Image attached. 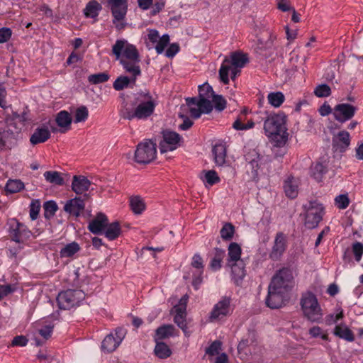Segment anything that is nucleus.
<instances>
[{
    "mask_svg": "<svg viewBox=\"0 0 363 363\" xmlns=\"http://www.w3.org/2000/svg\"><path fill=\"white\" fill-rule=\"evenodd\" d=\"M7 233L9 240L13 242L15 245H9L7 250V255L16 264L21 257H18L20 252L28 244L31 238H35L32 231L28 226L18 220L16 218H11L7 221Z\"/></svg>",
    "mask_w": 363,
    "mask_h": 363,
    "instance_id": "f257e3e1",
    "label": "nucleus"
},
{
    "mask_svg": "<svg viewBox=\"0 0 363 363\" xmlns=\"http://www.w3.org/2000/svg\"><path fill=\"white\" fill-rule=\"evenodd\" d=\"M135 101L136 106L134 109L123 107L121 110V116L123 118L132 121L145 120L155 111L157 106L155 99L149 91H141L135 94Z\"/></svg>",
    "mask_w": 363,
    "mask_h": 363,
    "instance_id": "f03ea898",
    "label": "nucleus"
},
{
    "mask_svg": "<svg viewBox=\"0 0 363 363\" xmlns=\"http://www.w3.org/2000/svg\"><path fill=\"white\" fill-rule=\"evenodd\" d=\"M265 135L274 140L277 146H284L287 140L286 116L283 113L269 115L264 123Z\"/></svg>",
    "mask_w": 363,
    "mask_h": 363,
    "instance_id": "7ed1b4c3",
    "label": "nucleus"
},
{
    "mask_svg": "<svg viewBox=\"0 0 363 363\" xmlns=\"http://www.w3.org/2000/svg\"><path fill=\"white\" fill-rule=\"evenodd\" d=\"M303 318L313 323H321L323 320V310L316 296L311 291L302 294L300 300Z\"/></svg>",
    "mask_w": 363,
    "mask_h": 363,
    "instance_id": "20e7f679",
    "label": "nucleus"
},
{
    "mask_svg": "<svg viewBox=\"0 0 363 363\" xmlns=\"http://www.w3.org/2000/svg\"><path fill=\"white\" fill-rule=\"evenodd\" d=\"M249 61L248 56L241 52H233L230 57H225L219 69V77L224 84H229V72L231 67L242 68Z\"/></svg>",
    "mask_w": 363,
    "mask_h": 363,
    "instance_id": "39448f33",
    "label": "nucleus"
},
{
    "mask_svg": "<svg viewBox=\"0 0 363 363\" xmlns=\"http://www.w3.org/2000/svg\"><path fill=\"white\" fill-rule=\"evenodd\" d=\"M21 135V127L8 121L7 125H0V151L11 150L17 144Z\"/></svg>",
    "mask_w": 363,
    "mask_h": 363,
    "instance_id": "423d86ee",
    "label": "nucleus"
},
{
    "mask_svg": "<svg viewBox=\"0 0 363 363\" xmlns=\"http://www.w3.org/2000/svg\"><path fill=\"white\" fill-rule=\"evenodd\" d=\"M294 284L292 270L289 267H282L274 274L269 286L274 290L280 291L288 295Z\"/></svg>",
    "mask_w": 363,
    "mask_h": 363,
    "instance_id": "0eeeda50",
    "label": "nucleus"
},
{
    "mask_svg": "<svg viewBox=\"0 0 363 363\" xmlns=\"http://www.w3.org/2000/svg\"><path fill=\"white\" fill-rule=\"evenodd\" d=\"M107 6L111 11L112 23L116 28L118 30H123L126 26L125 20L128 9V0H108Z\"/></svg>",
    "mask_w": 363,
    "mask_h": 363,
    "instance_id": "6e6552de",
    "label": "nucleus"
},
{
    "mask_svg": "<svg viewBox=\"0 0 363 363\" xmlns=\"http://www.w3.org/2000/svg\"><path fill=\"white\" fill-rule=\"evenodd\" d=\"M305 211V225L310 229L316 228L323 220L325 208L317 200L309 201L303 205Z\"/></svg>",
    "mask_w": 363,
    "mask_h": 363,
    "instance_id": "1a4fd4ad",
    "label": "nucleus"
},
{
    "mask_svg": "<svg viewBox=\"0 0 363 363\" xmlns=\"http://www.w3.org/2000/svg\"><path fill=\"white\" fill-rule=\"evenodd\" d=\"M85 296L82 290L67 289L59 293L57 296V306L62 310H69L79 306Z\"/></svg>",
    "mask_w": 363,
    "mask_h": 363,
    "instance_id": "9d476101",
    "label": "nucleus"
},
{
    "mask_svg": "<svg viewBox=\"0 0 363 363\" xmlns=\"http://www.w3.org/2000/svg\"><path fill=\"white\" fill-rule=\"evenodd\" d=\"M112 53L116 60L123 58L128 61L140 62L138 49L125 39L117 40L112 46Z\"/></svg>",
    "mask_w": 363,
    "mask_h": 363,
    "instance_id": "9b49d317",
    "label": "nucleus"
},
{
    "mask_svg": "<svg viewBox=\"0 0 363 363\" xmlns=\"http://www.w3.org/2000/svg\"><path fill=\"white\" fill-rule=\"evenodd\" d=\"M156 144L149 140L138 145L134 158L137 163L147 164L156 157Z\"/></svg>",
    "mask_w": 363,
    "mask_h": 363,
    "instance_id": "f8f14e48",
    "label": "nucleus"
},
{
    "mask_svg": "<svg viewBox=\"0 0 363 363\" xmlns=\"http://www.w3.org/2000/svg\"><path fill=\"white\" fill-rule=\"evenodd\" d=\"M231 298L228 296H223L216 303L208 315V320L211 323L222 320L230 315L233 309L231 308Z\"/></svg>",
    "mask_w": 363,
    "mask_h": 363,
    "instance_id": "ddd939ff",
    "label": "nucleus"
},
{
    "mask_svg": "<svg viewBox=\"0 0 363 363\" xmlns=\"http://www.w3.org/2000/svg\"><path fill=\"white\" fill-rule=\"evenodd\" d=\"M186 102L191 116L196 119L200 118L201 113H211L213 108L211 101L208 99L191 97L186 99Z\"/></svg>",
    "mask_w": 363,
    "mask_h": 363,
    "instance_id": "4468645a",
    "label": "nucleus"
},
{
    "mask_svg": "<svg viewBox=\"0 0 363 363\" xmlns=\"http://www.w3.org/2000/svg\"><path fill=\"white\" fill-rule=\"evenodd\" d=\"M126 333L127 331L125 328L121 327L116 328L103 340L101 350L107 353L115 351L125 338Z\"/></svg>",
    "mask_w": 363,
    "mask_h": 363,
    "instance_id": "2eb2a0df",
    "label": "nucleus"
},
{
    "mask_svg": "<svg viewBox=\"0 0 363 363\" xmlns=\"http://www.w3.org/2000/svg\"><path fill=\"white\" fill-rule=\"evenodd\" d=\"M357 107L347 103L337 104L333 108V116L337 121L344 123L351 120L355 115Z\"/></svg>",
    "mask_w": 363,
    "mask_h": 363,
    "instance_id": "dca6fc26",
    "label": "nucleus"
},
{
    "mask_svg": "<svg viewBox=\"0 0 363 363\" xmlns=\"http://www.w3.org/2000/svg\"><path fill=\"white\" fill-rule=\"evenodd\" d=\"M287 249V237L282 233L276 234L269 258L273 261H279Z\"/></svg>",
    "mask_w": 363,
    "mask_h": 363,
    "instance_id": "f3484780",
    "label": "nucleus"
},
{
    "mask_svg": "<svg viewBox=\"0 0 363 363\" xmlns=\"http://www.w3.org/2000/svg\"><path fill=\"white\" fill-rule=\"evenodd\" d=\"M182 137L174 131L165 130L163 132V140L160 143V150L162 153L176 150L179 145Z\"/></svg>",
    "mask_w": 363,
    "mask_h": 363,
    "instance_id": "a211bd4d",
    "label": "nucleus"
},
{
    "mask_svg": "<svg viewBox=\"0 0 363 363\" xmlns=\"http://www.w3.org/2000/svg\"><path fill=\"white\" fill-rule=\"evenodd\" d=\"M191 265L195 269L192 275V285L195 289H198L203 281L204 269L203 258L199 254L196 253L194 255Z\"/></svg>",
    "mask_w": 363,
    "mask_h": 363,
    "instance_id": "6ab92c4d",
    "label": "nucleus"
},
{
    "mask_svg": "<svg viewBox=\"0 0 363 363\" xmlns=\"http://www.w3.org/2000/svg\"><path fill=\"white\" fill-rule=\"evenodd\" d=\"M286 297L287 294L278 290H274L269 286L265 303L267 306L272 309L279 308L284 305Z\"/></svg>",
    "mask_w": 363,
    "mask_h": 363,
    "instance_id": "aec40b11",
    "label": "nucleus"
},
{
    "mask_svg": "<svg viewBox=\"0 0 363 363\" xmlns=\"http://www.w3.org/2000/svg\"><path fill=\"white\" fill-rule=\"evenodd\" d=\"M108 222L107 216L102 213H99L89 223L88 229L94 234L101 235L104 233Z\"/></svg>",
    "mask_w": 363,
    "mask_h": 363,
    "instance_id": "412c9836",
    "label": "nucleus"
},
{
    "mask_svg": "<svg viewBox=\"0 0 363 363\" xmlns=\"http://www.w3.org/2000/svg\"><path fill=\"white\" fill-rule=\"evenodd\" d=\"M350 144V135L346 130L340 131L333 138V146L335 150L344 152Z\"/></svg>",
    "mask_w": 363,
    "mask_h": 363,
    "instance_id": "4be33fe9",
    "label": "nucleus"
},
{
    "mask_svg": "<svg viewBox=\"0 0 363 363\" xmlns=\"http://www.w3.org/2000/svg\"><path fill=\"white\" fill-rule=\"evenodd\" d=\"M299 181L293 176L288 177L284 182L283 189L286 196L289 199H295L298 194Z\"/></svg>",
    "mask_w": 363,
    "mask_h": 363,
    "instance_id": "5701e85b",
    "label": "nucleus"
},
{
    "mask_svg": "<svg viewBox=\"0 0 363 363\" xmlns=\"http://www.w3.org/2000/svg\"><path fill=\"white\" fill-rule=\"evenodd\" d=\"M91 182L83 175H74L72 182V190L77 194L87 191Z\"/></svg>",
    "mask_w": 363,
    "mask_h": 363,
    "instance_id": "b1692460",
    "label": "nucleus"
},
{
    "mask_svg": "<svg viewBox=\"0 0 363 363\" xmlns=\"http://www.w3.org/2000/svg\"><path fill=\"white\" fill-rule=\"evenodd\" d=\"M175 315L174 317V322L180 328L186 336H189L188 331L187 323L186 320V308L185 306H179L178 305L174 306Z\"/></svg>",
    "mask_w": 363,
    "mask_h": 363,
    "instance_id": "393cba45",
    "label": "nucleus"
},
{
    "mask_svg": "<svg viewBox=\"0 0 363 363\" xmlns=\"http://www.w3.org/2000/svg\"><path fill=\"white\" fill-rule=\"evenodd\" d=\"M140 62L136 61H128L121 58L120 60V64L123 66L124 70L130 74L132 82L133 84L135 83L137 77L141 75V69L139 65Z\"/></svg>",
    "mask_w": 363,
    "mask_h": 363,
    "instance_id": "a878e982",
    "label": "nucleus"
},
{
    "mask_svg": "<svg viewBox=\"0 0 363 363\" xmlns=\"http://www.w3.org/2000/svg\"><path fill=\"white\" fill-rule=\"evenodd\" d=\"M84 207L85 203L84 200L80 197H76L67 202L64 206V210L69 214L77 217L80 215Z\"/></svg>",
    "mask_w": 363,
    "mask_h": 363,
    "instance_id": "bb28decb",
    "label": "nucleus"
},
{
    "mask_svg": "<svg viewBox=\"0 0 363 363\" xmlns=\"http://www.w3.org/2000/svg\"><path fill=\"white\" fill-rule=\"evenodd\" d=\"M50 132L47 126L38 127L31 135L30 142L33 145L46 142L50 138Z\"/></svg>",
    "mask_w": 363,
    "mask_h": 363,
    "instance_id": "cd10ccee",
    "label": "nucleus"
},
{
    "mask_svg": "<svg viewBox=\"0 0 363 363\" xmlns=\"http://www.w3.org/2000/svg\"><path fill=\"white\" fill-rule=\"evenodd\" d=\"M55 121L57 125L62 128L61 133H65L70 129V125L72 121L71 115L67 111H60L56 115Z\"/></svg>",
    "mask_w": 363,
    "mask_h": 363,
    "instance_id": "c85d7f7f",
    "label": "nucleus"
},
{
    "mask_svg": "<svg viewBox=\"0 0 363 363\" xmlns=\"http://www.w3.org/2000/svg\"><path fill=\"white\" fill-rule=\"evenodd\" d=\"M225 252L224 250L218 247H216L214 249V252L212 258L211 259L209 263V268L214 271L217 272L220 270L222 267L223 259L225 257Z\"/></svg>",
    "mask_w": 363,
    "mask_h": 363,
    "instance_id": "c756f323",
    "label": "nucleus"
},
{
    "mask_svg": "<svg viewBox=\"0 0 363 363\" xmlns=\"http://www.w3.org/2000/svg\"><path fill=\"white\" fill-rule=\"evenodd\" d=\"M333 334L347 342H353L354 340V335L352 331L343 324L337 325L334 328Z\"/></svg>",
    "mask_w": 363,
    "mask_h": 363,
    "instance_id": "7c9ffc66",
    "label": "nucleus"
},
{
    "mask_svg": "<svg viewBox=\"0 0 363 363\" xmlns=\"http://www.w3.org/2000/svg\"><path fill=\"white\" fill-rule=\"evenodd\" d=\"M228 266L231 268L233 277L236 282L244 279L246 275V270L243 260L232 262Z\"/></svg>",
    "mask_w": 363,
    "mask_h": 363,
    "instance_id": "2f4dec72",
    "label": "nucleus"
},
{
    "mask_svg": "<svg viewBox=\"0 0 363 363\" xmlns=\"http://www.w3.org/2000/svg\"><path fill=\"white\" fill-rule=\"evenodd\" d=\"M228 265H230V263L242 261L240 259L242 249L237 242H231L228 246Z\"/></svg>",
    "mask_w": 363,
    "mask_h": 363,
    "instance_id": "473e14b6",
    "label": "nucleus"
},
{
    "mask_svg": "<svg viewBox=\"0 0 363 363\" xmlns=\"http://www.w3.org/2000/svg\"><path fill=\"white\" fill-rule=\"evenodd\" d=\"M121 233L120 223L117 221L107 224L106 229L104 232L106 238L108 240H114L119 237Z\"/></svg>",
    "mask_w": 363,
    "mask_h": 363,
    "instance_id": "72a5a7b5",
    "label": "nucleus"
},
{
    "mask_svg": "<svg viewBox=\"0 0 363 363\" xmlns=\"http://www.w3.org/2000/svg\"><path fill=\"white\" fill-rule=\"evenodd\" d=\"M102 9L101 5L96 0L90 1L84 9V14L86 18H95Z\"/></svg>",
    "mask_w": 363,
    "mask_h": 363,
    "instance_id": "f704fd0d",
    "label": "nucleus"
},
{
    "mask_svg": "<svg viewBox=\"0 0 363 363\" xmlns=\"http://www.w3.org/2000/svg\"><path fill=\"white\" fill-rule=\"evenodd\" d=\"M214 160L218 166H222L225 162L226 150L223 145L216 144L212 150Z\"/></svg>",
    "mask_w": 363,
    "mask_h": 363,
    "instance_id": "c9c22d12",
    "label": "nucleus"
},
{
    "mask_svg": "<svg viewBox=\"0 0 363 363\" xmlns=\"http://www.w3.org/2000/svg\"><path fill=\"white\" fill-rule=\"evenodd\" d=\"M80 249V246L77 242H72L67 244L60 250V255L62 258H69L77 253Z\"/></svg>",
    "mask_w": 363,
    "mask_h": 363,
    "instance_id": "e433bc0d",
    "label": "nucleus"
},
{
    "mask_svg": "<svg viewBox=\"0 0 363 363\" xmlns=\"http://www.w3.org/2000/svg\"><path fill=\"white\" fill-rule=\"evenodd\" d=\"M43 176L45 180L54 185L62 186L65 184L62 174L57 171H46Z\"/></svg>",
    "mask_w": 363,
    "mask_h": 363,
    "instance_id": "4c0bfd02",
    "label": "nucleus"
},
{
    "mask_svg": "<svg viewBox=\"0 0 363 363\" xmlns=\"http://www.w3.org/2000/svg\"><path fill=\"white\" fill-rule=\"evenodd\" d=\"M327 172V167L320 162L316 163L311 167L312 176L318 182L323 179Z\"/></svg>",
    "mask_w": 363,
    "mask_h": 363,
    "instance_id": "58836bf2",
    "label": "nucleus"
},
{
    "mask_svg": "<svg viewBox=\"0 0 363 363\" xmlns=\"http://www.w3.org/2000/svg\"><path fill=\"white\" fill-rule=\"evenodd\" d=\"M154 352L155 355L160 359H167L172 354L170 348L163 342L157 341Z\"/></svg>",
    "mask_w": 363,
    "mask_h": 363,
    "instance_id": "ea45409f",
    "label": "nucleus"
},
{
    "mask_svg": "<svg viewBox=\"0 0 363 363\" xmlns=\"http://www.w3.org/2000/svg\"><path fill=\"white\" fill-rule=\"evenodd\" d=\"M25 187L24 184L19 179H9L6 184L5 191L7 194L20 192Z\"/></svg>",
    "mask_w": 363,
    "mask_h": 363,
    "instance_id": "a19ab883",
    "label": "nucleus"
},
{
    "mask_svg": "<svg viewBox=\"0 0 363 363\" xmlns=\"http://www.w3.org/2000/svg\"><path fill=\"white\" fill-rule=\"evenodd\" d=\"M175 328L172 325H164L156 330V336L157 339H165L174 334Z\"/></svg>",
    "mask_w": 363,
    "mask_h": 363,
    "instance_id": "79ce46f5",
    "label": "nucleus"
},
{
    "mask_svg": "<svg viewBox=\"0 0 363 363\" xmlns=\"http://www.w3.org/2000/svg\"><path fill=\"white\" fill-rule=\"evenodd\" d=\"M267 100L272 106L279 107L284 103L285 96L280 91L270 92L267 96Z\"/></svg>",
    "mask_w": 363,
    "mask_h": 363,
    "instance_id": "37998d69",
    "label": "nucleus"
},
{
    "mask_svg": "<svg viewBox=\"0 0 363 363\" xmlns=\"http://www.w3.org/2000/svg\"><path fill=\"white\" fill-rule=\"evenodd\" d=\"M235 233V226L230 223H226L220 229V237L223 240L229 241L233 238Z\"/></svg>",
    "mask_w": 363,
    "mask_h": 363,
    "instance_id": "c03bdc74",
    "label": "nucleus"
},
{
    "mask_svg": "<svg viewBox=\"0 0 363 363\" xmlns=\"http://www.w3.org/2000/svg\"><path fill=\"white\" fill-rule=\"evenodd\" d=\"M130 83H133L132 78L121 75L114 81L113 87L116 91H121L128 87Z\"/></svg>",
    "mask_w": 363,
    "mask_h": 363,
    "instance_id": "a18cd8bd",
    "label": "nucleus"
},
{
    "mask_svg": "<svg viewBox=\"0 0 363 363\" xmlns=\"http://www.w3.org/2000/svg\"><path fill=\"white\" fill-rule=\"evenodd\" d=\"M110 79V75L107 72H99L90 74L88 77V82L91 84H98L104 83Z\"/></svg>",
    "mask_w": 363,
    "mask_h": 363,
    "instance_id": "49530a36",
    "label": "nucleus"
},
{
    "mask_svg": "<svg viewBox=\"0 0 363 363\" xmlns=\"http://www.w3.org/2000/svg\"><path fill=\"white\" fill-rule=\"evenodd\" d=\"M214 91L211 86L208 83H204L199 86V99H211L214 96Z\"/></svg>",
    "mask_w": 363,
    "mask_h": 363,
    "instance_id": "de8ad7c7",
    "label": "nucleus"
},
{
    "mask_svg": "<svg viewBox=\"0 0 363 363\" xmlns=\"http://www.w3.org/2000/svg\"><path fill=\"white\" fill-rule=\"evenodd\" d=\"M130 205L132 211L136 213H141L145 209V204L139 196H133L130 199Z\"/></svg>",
    "mask_w": 363,
    "mask_h": 363,
    "instance_id": "09e8293b",
    "label": "nucleus"
},
{
    "mask_svg": "<svg viewBox=\"0 0 363 363\" xmlns=\"http://www.w3.org/2000/svg\"><path fill=\"white\" fill-rule=\"evenodd\" d=\"M89 117V111L85 106L78 107L74 113V123L84 122Z\"/></svg>",
    "mask_w": 363,
    "mask_h": 363,
    "instance_id": "8fccbe9b",
    "label": "nucleus"
},
{
    "mask_svg": "<svg viewBox=\"0 0 363 363\" xmlns=\"http://www.w3.org/2000/svg\"><path fill=\"white\" fill-rule=\"evenodd\" d=\"M15 123L16 125L21 127V130L24 125L23 122L26 121V117L23 115H20L17 112H13L12 116H7L5 119V123L3 125H7L8 121Z\"/></svg>",
    "mask_w": 363,
    "mask_h": 363,
    "instance_id": "3c124183",
    "label": "nucleus"
},
{
    "mask_svg": "<svg viewBox=\"0 0 363 363\" xmlns=\"http://www.w3.org/2000/svg\"><path fill=\"white\" fill-rule=\"evenodd\" d=\"M335 204L339 209H345L350 204V199L347 194H340L335 199Z\"/></svg>",
    "mask_w": 363,
    "mask_h": 363,
    "instance_id": "603ef678",
    "label": "nucleus"
},
{
    "mask_svg": "<svg viewBox=\"0 0 363 363\" xmlns=\"http://www.w3.org/2000/svg\"><path fill=\"white\" fill-rule=\"evenodd\" d=\"M314 94L318 97H328L331 94V89L330 87L325 84H323L320 85H318L314 90Z\"/></svg>",
    "mask_w": 363,
    "mask_h": 363,
    "instance_id": "864d4df0",
    "label": "nucleus"
},
{
    "mask_svg": "<svg viewBox=\"0 0 363 363\" xmlns=\"http://www.w3.org/2000/svg\"><path fill=\"white\" fill-rule=\"evenodd\" d=\"M156 43L155 50L157 54H162L169 43V36L164 34Z\"/></svg>",
    "mask_w": 363,
    "mask_h": 363,
    "instance_id": "5fc2aeb1",
    "label": "nucleus"
},
{
    "mask_svg": "<svg viewBox=\"0 0 363 363\" xmlns=\"http://www.w3.org/2000/svg\"><path fill=\"white\" fill-rule=\"evenodd\" d=\"M204 181L210 186H213L220 182V178L214 170L205 172Z\"/></svg>",
    "mask_w": 363,
    "mask_h": 363,
    "instance_id": "6e6d98bb",
    "label": "nucleus"
},
{
    "mask_svg": "<svg viewBox=\"0 0 363 363\" xmlns=\"http://www.w3.org/2000/svg\"><path fill=\"white\" fill-rule=\"evenodd\" d=\"M352 252L353 253L355 260L359 262L363 255V243L360 242H354L352 245Z\"/></svg>",
    "mask_w": 363,
    "mask_h": 363,
    "instance_id": "4d7b16f0",
    "label": "nucleus"
},
{
    "mask_svg": "<svg viewBox=\"0 0 363 363\" xmlns=\"http://www.w3.org/2000/svg\"><path fill=\"white\" fill-rule=\"evenodd\" d=\"M213 101L215 108L218 111H223L226 107L227 101L221 95H214Z\"/></svg>",
    "mask_w": 363,
    "mask_h": 363,
    "instance_id": "13d9d810",
    "label": "nucleus"
},
{
    "mask_svg": "<svg viewBox=\"0 0 363 363\" xmlns=\"http://www.w3.org/2000/svg\"><path fill=\"white\" fill-rule=\"evenodd\" d=\"M221 342L219 340L213 342L208 347H206V353L211 356L218 354L219 351L221 350Z\"/></svg>",
    "mask_w": 363,
    "mask_h": 363,
    "instance_id": "bf43d9fd",
    "label": "nucleus"
},
{
    "mask_svg": "<svg viewBox=\"0 0 363 363\" xmlns=\"http://www.w3.org/2000/svg\"><path fill=\"white\" fill-rule=\"evenodd\" d=\"M40 210V203L38 200L33 201L30 205V218L32 220L37 219Z\"/></svg>",
    "mask_w": 363,
    "mask_h": 363,
    "instance_id": "052dcab7",
    "label": "nucleus"
},
{
    "mask_svg": "<svg viewBox=\"0 0 363 363\" xmlns=\"http://www.w3.org/2000/svg\"><path fill=\"white\" fill-rule=\"evenodd\" d=\"M17 287L15 284L0 285V301L9 294H12L16 290Z\"/></svg>",
    "mask_w": 363,
    "mask_h": 363,
    "instance_id": "680f3d73",
    "label": "nucleus"
},
{
    "mask_svg": "<svg viewBox=\"0 0 363 363\" xmlns=\"http://www.w3.org/2000/svg\"><path fill=\"white\" fill-rule=\"evenodd\" d=\"M165 6L164 0H155L151 6L152 9L150 11V15L154 16L162 11Z\"/></svg>",
    "mask_w": 363,
    "mask_h": 363,
    "instance_id": "e2e57ef3",
    "label": "nucleus"
},
{
    "mask_svg": "<svg viewBox=\"0 0 363 363\" xmlns=\"http://www.w3.org/2000/svg\"><path fill=\"white\" fill-rule=\"evenodd\" d=\"M12 35V30L9 28L3 27L0 28V44L8 42Z\"/></svg>",
    "mask_w": 363,
    "mask_h": 363,
    "instance_id": "0e129e2a",
    "label": "nucleus"
},
{
    "mask_svg": "<svg viewBox=\"0 0 363 363\" xmlns=\"http://www.w3.org/2000/svg\"><path fill=\"white\" fill-rule=\"evenodd\" d=\"M53 328V325H45L38 330V333L43 338L47 340L51 336Z\"/></svg>",
    "mask_w": 363,
    "mask_h": 363,
    "instance_id": "69168bd1",
    "label": "nucleus"
},
{
    "mask_svg": "<svg viewBox=\"0 0 363 363\" xmlns=\"http://www.w3.org/2000/svg\"><path fill=\"white\" fill-rule=\"evenodd\" d=\"M179 50L180 48L178 43H172L167 49L165 55L167 57L172 58L179 52Z\"/></svg>",
    "mask_w": 363,
    "mask_h": 363,
    "instance_id": "338daca9",
    "label": "nucleus"
},
{
    "mask_svg": "<svg viewBox=\"0 0 363 363\" xmlns=\"http://www.w3.org/2000/svg\"><path fill=\"white\" fill-rule=\"evenodd\" d=\"M44 208L45 212L49 213L50 215L52 216L57 211L58 207L55 201H49L45 203Z\"/></svg>",
    "mask_w": 363,
    "mask_h": 363,
    "instance_id": "774afa93",
    "label": "nucleus"
}]
</instances>
